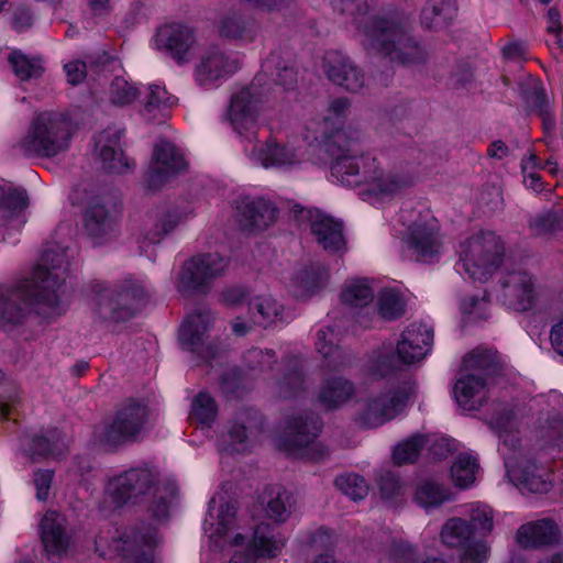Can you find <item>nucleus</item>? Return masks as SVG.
I'll use <instances>...</instances> for the list:
<instances>
[{
	"instance_id": "nucleus-1",
	"label": "nucleus",
	"mask_w": 563,
	"mask_h": 563,
	"mask_svg": "<svg viewBox=\"0 0 563 563\" xmlns=\"http://www.w3.org/2000/svg\"><path fill=\"white\" fill-rule=\"evenodd\" d=\"M68 264L67 249L49 244L30 278L0 286V327L8 329L22 324L33 306L47 319L62 316L65 307L59 291L67 277Z\"/></svg>"
},
{
	"instance_id": "nucleus-2",
	"label": "nucleus",
	"mask_w": 563,
	"mask_h": 563,
	"mask_svg": "<svg viewBox=\"0 0 563 563\" xmlns=\"http://www.w3.org/2000/svg\"><path fill=\"white\" fill-rule=\"evenodd\" d=\"M333 9L347 15L364 36L371 49L402 66L426 60V52L409 34L407 19L401 15L367 18L375 0H332Z\"/></svg>"
},
{
	"instance_id": "nucleus-3",
	"label": "nucleus",
	"mask_w": 563,
	"mask_h": 563,
	"mask_svg": "<svg viewBox=\"0 0 563 563\" xmlns=\"http://www.w3.org/2000/svg\"><path fill=\"white\" fill-rule=\"evenodd\" d=\"M261 80L262 75H257L250 87H244L232 96L228 111L230 124L246 141L244 152L254 164L265 168L292 166L300 162L295 151L278 144L275 139L265 142L257 140Z\"/></svg>"
},
{
	"instance_id": "nucleus-4",
	"label": "nucleus",
	"mask_w": 563,
	"mask_h": 563,
	"mask_svg": "<svg viewBox=\"0 0 563 563\" xmlns=\"http://www.w3.org/2000/svg\"><path fill=\"white\" fill-rule=\"evenodd\" d=\"M106 494L115 506H122L130 500H147L152 517L165 520L177 499L178 485L170 478L162 481L156 466L142 464L110 478Z\"/></svg>"
},
{
	"instance_id": "nucleus-5",
	"label": "nucleus",
	"mask_w": 563,
	"mask_h": 563,
	"mask_svg": "<svg viewBox=\"0 0 563 563\" xmlns=\"http://www.w3.org/2000/svg\"><path fill=\"white\" fill-rule=\"evenodd\" d=\"M490 424L498 431L503 445L506 475L521 492L545 494L552 488L549 471L536 463L529 452L519 445V439L511 432L514 413L507 411L494 416Z\"/></svg>"
},
{
	"instance_id": "nucleus-6",
	"label": "nucleus",
	"mask_w": 563,
	"mask_h": 563,
	"mask_svg": "<svg viewBox=\"0 0 563 563\" xmlns=\"http://www.w3.org/2000/svg\"><path fill=\"white\" fill-rule=\"evenodd\" d=\"M74 128L63 112L44 111L36 114L13 148L29 158H53L69 148Z\"/></svg>"
},
{
	"instance_id": "nucleus-7",
	"label": "nucleus",
	"mask_w": 563,
	"mask_h": 563,
	"mask_svg": "<svg viewBox=\"0 0 563 563\" xmlns=\"http://www.w3.org/2000/svg\"><path fill=\"white\" fill-rule=\"evenodd\" d=\"M314 140L332 158L331 175L344 186H352L360 178L357 168L369 155H363L358 148L360 130L353 126L323 130Z\"/></svg>"
},
{
	"instance_id": "nucleus-8",
	"label": "nucleus",
	"mask_w": 563,
	"mask_h": 563,
	"mask_svg": "<svg viewBox=\"0 0 563 563\" xmlns=\"http://www.w3.org/2000/svg\"><path fill=\"white\" fill-rule=\"evenodd\" d=\"M88 288L95 301V311L103 321L121 322L135 316L146 302L144 287L132 279H126L117 290H110L100 280H91Z\"/></svg>"
},
{
	"instance_id": "nucleus-9",
	"label": "nucleus",
	"mask_w": 563,
	"mask_h": 563,
	"mask_svg": "<svg viewBox=\"0 0 563 563\" xmlns=\"http://www.w3.org/2000/svg\"><path fill=\"white\" fill-rule=\"evenodd\" d=\"M504 256V243L496 233L486 231L468 238L460 246L461 269L471 279L486 282L500 266Z\"/></svg>"
},
{
	"instance_id": "nucleus-10",
	"label": "nucleus",
	"mask_w": 563,
	"mask_h": 563,
	"mask_svg": "<svg viewBox=\"0 0 563 563\" xmlns=\"http://www.w3.org/2000/svg\"><path fill=\"white\" fill-rule=\"evenodd\" d=\"M150 410L143 402L129 400L110 422L95 433L98 443L107 449H117L126 443L136 442L145 432Z\"/></svg>"
},
{
	"instance_id": "nucleus-11",
	"label": "nucleus",
	"mask_w": 563,
	"mask_h": 563,
	"mask_svg": "<svg viewBox=\"0 0 563 563\" xmlns=\"http://www.w3.org/2000/svg\"><path fill=\"white\" fill-rule=\"evenodd\" d=\"M358 179L351 187L362 186L361 195L366 198H394L415 184L411 174L400 170H385L373 156L365 158L357 168Z\"/></svg>"
},
{
	"instance_id": "nucleus-12",
	"label": "nucleus",
	"mask_w": 563,
	"mask_h": 563,
	"mask_svg": "<svg viewBox=\"0 0 563 563\" xmlns=\"http://www.w3.org/2000/svg\"><path fill=\"white\" fill-rule=\"evenodd\" d=\"M227 267V260L216 253L192 256L183 264L176 288L183 295L206 294L213 279L223 275Z\"/></svg>"
},
{
	"instance_id": "nucleus-13",
	"label": "nucleus",
	"mask_w": 563,
	"mask_h": 563,
	"mask_svg": "<svg viewBox=\"0 0 563 563\" xmlns=\"http://www.w3.org/2000/svg\"><path fill=\"white\" fill-rule=\"evenodd\" d=\"M415 391V384L404 380L396 387L369 398L360 415V422L366 428H377L393 420L404 410Z\"/></svg>"
},
{
	"instance_id": "nucleus-14",
	"label": "nucleus",
	"mask_w": 563,
	"mask_h": 563,
	"mask_svg": "<svg viewBox=\"0 0 563 563\" xmlns=\"http://www.w3.org/2000/svg\"><path fill=\"white\" fill-rule=\"evenodd\" d=\"M213 321V316L208 309L198 310L188 316L179 330L181 346L196 353L207 363L221 360L225 350L219 343L208 342V331Z\"/></svg>"
},
{
	"instance_id": "nucleus-15",
	"label": "nucleus",
	"mask_w": 563,
	"mask_h": 563,
	"mask_svg": "<svg viewBox=\"0 0 563 563\" xmlns=\"http://www.w3.org/2000/svg\"><path fill=\"white\" fill-rule=\"evenodd\" d=\"M322 428L320 418L311 412L305 411L292 416L286 427L284 444L286 449L294 453L311 459H321L324 454V448L314 442Z\"/></svg>"
},
{
	"instance_id": "nucleus-16",
	"label": "nucleus",
	"mask_w": 563,
	"mask_h": 563,
	"mask_svg": "<svg viewBox=\"0 0 563 563\" xmlns=\"http://www.w3.org/2000/svg\"><path fill=\"white\" fill-rule=\"evenodd\" d=\"M292 211L299 219L309 221L311 234L323 251L340 255L346 252L343 223L340 220L319 209H306L299 205H295Z\"/></svg>"
},
{
	"instance_id": "nucleus-17",
	"label": "nucleus",
	"mask_w": 563,
	"mask_h": 563,
	"mask_svg": "<svg viewBox=\"0 0 563 563\" xmlns=\"http://www.w3.org/2000/svg\"><path fill=\"white\" fill-rule=\"evenodd\" d=\"M240 68L239 57L217 45L203 49L195 65V81L200 87H212L227 79Z\"/></svg>"
},
{
	"instance_id": "nucleus-18",
	"label": "nucleus",
	"mask_w": 563,
	"mask_h": 563,
	"mask_svg": "<svg viewBox=\"0 0 563 563\" xmlns=\"http://www.w3.org/2000/svg\"><path fill=\"white\" fill-rule=\"evenodd\" d=\"M196 44V35L191 27L181 23H167L157 29L154 47L172 57L178 65L191 59V49Z\"/></svg>"
},
{
	"instance_id": "nucleus-19",
	"label": "nucleus",
	"mask_w": 563,
	"mask_h": 563,
	"mask_svg": "<svg viewBox=\"0 0 563 563\" xmlns=\"http://www.w3.org/2000/svg\"><path fill=\"white\" fill-rule=\"evenodd\" d=\"M187 162L183 153L170 142H158L153 151V161L146 174L150 189H159L170 178L186 170Z\"/></svg>"
},
{
	"instance_id": "nucleus-20",
	"label": "nucleus",
	"mask_w": 563,
	"mask_h": 563,
	"mask_svg": "<svg viewBox=\"0 0 563 563\" xmlns=\"http://www.w3.org/2000/svg\"><path fill=\"white\" fill-rule=\"evenodd\" d=\"M408 246L417 261L429 262L441 252L442 240L437 220L427 214L413 221L409 228Z\"/></svg>"
},
{
	"instance_id": "nucleus-21",
	"label": "nucleus",
	"mask_w": 563,
	"mask_h": 563,
	"mask_svg": "<svg viewBox=\"0 0 563 563\" xmlns=\"http://www.w3.org/2000/svg\"><path fill=\"white\" fill-rule=\"evenodd\" d=\"M41 538L48 560H62L70 545L67 519L56 511L46 512L41 521Z\"/></svg>"
},
{
	"instance_id": "nucleus-22",
	"label": "nucleus",
	"mask_w": 563,
	"mask_h": 563,
	"mask_svg": "<svg viewBox=\"0 0 563 563\" xmlns=\"http://www.w3.org/2000/svg\"><path fill=\"white\" fill-rule=\"evenodd\" d=\"M324 67L329 80L350 92H358L365 87L364 71L350 57L339 52L325 55Z\"/></svg>"
},
{
	"instance_id": "nucleus-23",
	"label": "nucleus",
	"mask_w": 563,
	"mask_h": 563,
	"mask_svg": "<svg viewBox=\"0 0 563 563\" xmlns=\"http://www.w3.org/2000/svg\"><path fill=\"white\" fill-rule=\"evenodd\" d=\"M433 342V331L427 324L412 323L401 334L396 355L402 365H411L426 357Z\"/></svg>"
},
{
	"instance_id": "nucleus-24",
	"label": "nucleus",
	"mask_w": 563,
	"mask_h": 563,
	"mask_svg": "<svg viewBox=\"0 0 563 563\" xmlns=\"http://www.w3.org/2000/svg\"><path fill=\"white\" fill-rule=\"evenodd\" d=\"M263 419L254 409H243L236 412L228 428L225 450L231 453L244 452L251 439L261 432Z\"/></svg>"
},
{
	"instance_id": "nucleus-25",
	"label": "nucleus",
	"mask_w": 563,
	"mask_h": 563,
	"mask_svg": "<svg viewBox=\"0 0 563 563\" xmlns=\"http://www.w3.org/2000/svg\"><path fill=\"white\" fill-rule=\"evenodd\" d=\"M157 531L150 527L133 529L122 538V555L125 563H154L153 549L158 544Z\"/></svg>"
},
{
	"instance_id": "nucleus-26",
	"label": "nucleus",
	"mask_w": 563,
	"mask_h": 563,
	"mask_svg": "<svg viewBox=\"0 0 563 563\" xmlns=\"http://www.w3.org/2000/svg\"><path fill=\"white\" fill-rule=\"evenodd\" d=\"M188 219V212L177 206H163L147 214L145 239L151 243H159Z\"/></svg>"
},
{
	"instance_id": "nucleus-27",
	"label": "nucleus",
	"mask_w": 563,
	"mask_h": 563,
	"mask_svg": "<svg viewBox=\"0 0 563 563\" xmlns=\"http://www.w3.org/2000/svg\"><path fill=\"white\" fill-rule=\"evenodd\" d=\"M23 453L32 460L40 457H59L67 450L65 434L58 429H48L40 434H24L20 438Z\"/></svg>"
},
{
	"instance_id": "nucleus-28",
	"label": "nucleus",
	"mask_w": 563,
	"mask_h": 563,
	"mask_svg": "<svg viewBox=\"0 0 563 563\" xmlns=\"http://www.w3.org/2000/svg\"><path fill=\"white\" fill-rule=\"evenodd\" d=\"M121 131L109 128L102 131L96 141V150L102 168L109 173H123L130 168L128 158L120 147Z\"/></svg>"
},
{
	"instance_id": "nucleus-29",
	"label": "nucleus",
	"mask_w": 563,
	"mask_h": 563,
	"mask_svg": "<svg viewBox=\"0 0 563 563\" xmlns=\"http://www.w3.org/2000/svg\"><path fill=\"white\" fill-rule=\"evenodd\" d=\"M258 33V23L236 11L224 14L219 22V34L227 40L247 44L254 42Z\"/></svg>"
},
{
	"instance_id": "nucleus-30",
	"label": "nucleus",
	"mask_w": 563,
	"mask_h": 563,
	"mask_svg": "<svg viewBox=\"0 0 563 563\" xmlns=\"http://www.w3.org/2000/svg\"><path fill=\"white\" fill-rule=\"evenodd\" d=\"M506 296L515 299L518 310L526 311L533 307L538 291L533 277L526 272H512L503 282Z\"/></svg>"
},
{
	"instance_id": "nucleus-31",
	"label": "nucleus",
	"mask_w": 563,
	"mask_h": 563,
	"mask_svg": "<svg viewBox=\"0 0 563 563\" xmlns=\"http://www.w3.org/2000/svg\"><path fill=\"white\" fill-rule=\"evenodd\" d=\"M486 380L475 373L463 375L454 386L456 402L464 410H477L485 400Z\"/></svg>"
},
{
	"instance_id": "nucleus-32",
	"label": "nucleus",
	"mask_w": 563,
	"mask_h": 563,
	"mask_svg": "<svg viewBox=\"0 0 563 563\" xmlns=\"http://www.w3.org/2000/svg\"><path fill=\"white\" fill-rule=\"evenodd\" d=\"M355 395V385L343 376H332L320 386L318 400L328 410H334L346 404Z\"/></svg>"
},
{
	"instance_id": "nucleus-33",
	"label": "nucleus",
	"mask_w": 563,
	"mask_h": 563,
	"mask_svg": "<svg viewBox=\"0 0 563 563\" xmlns=\"http://www.w3.org/2000/svg\"><path fill=\"white\" fill-rule=\"evenodd\" d=\"M559 528L551 519L522 525L517 531V542L523 548H540L556 541Z\"/></svg>"
},
{
	"instance_id": "nucleus-34",
	"label": "nucleus",
	"mask_w": 563,
	"mask_h": 563,
	"mask_svg": "<svg viewBox=\"0 0 563 563\" xmlns=\"http://www.w3.org/2000/svg\"><path fill=\"white\" fill-rule=\"evenodd\" d=\"M239 210L240 222L245 229H265L275 221L277 216L274 203L265 199L243 201Z\"/></svg>"
},
{
	"instance_id": "nucleus-35",
	"label": "nucleus",
	"mask_w": 563,
	"mask_h": 563,
	"mask_svg": "<svg viewBox=\"0 0 563 563\" xmlns=\"http://www.w3.org/2000/svg\"><path fill=\"white\" fill-rule=\"evenodd\" d=\"M454 0H428L420 13L421 26L426 30L445 29L456 15Z\"/></svg>"
},
{
	"instance_id": "nucleus-36",
	"label": "nucleus",
	"mask_w": 563,
	"mask_h": 563,
	"mask_svg": "<svg viewBox=\"0 0 563 563\" xmlns=\"http://www.w3.org/2000/svg\"><path fill=\"white\" fill-rule=\"evenodd\" d=\"M284 547V542L277 537L275 529L268 523L255 527L247 552L254 559L275 558Z\"/></svg>"
},
{
	"instance_id": "nucleus-37",
	"label": "nucleus",
	"mask_w": 563,
	"mask_h": 563,
	"mask_svg": "<svg viewBox=\"0 0 563 563\" xmlns=\"http://www.w3.org/2000/svg\"><path fill=\"white\" fill-rule=\"evenodd\" d=\"M26 206L27 195L24 189L0 180V225L10 223Z\"/></svg>"
},
{
	"instance_id": "nucleus-38",
	"label": "nucleus",
	"mask_w": 563,
	"mask_h": 563,
	"mask_svg": "<svg viewBox=\"0 0 563 563\" xmlns=\"http://www.w3.org/2000/svg\"><path fill=\"white\" fill-rule=\"evenodd\" d=\"M253 324L268 328L283 321L284 307L269 296H256L249 302Z\"/></svg>"
},
{
	"instance_id": "nucleus-39",
	"label": "nucleus",
	"mask_w": 563,
	"mask_h": 563,
	"mask_svg": "<svg viewBox=\"0 0 563 563\" xmlns=\"http://www.w3.org/2000/svg\"><path fill=\"white\" fill-rule=\"evenodd\" d=\"M263 74L285 88L292 87L297 81V71L290 57H284L279 52H272L262 64Z\"/></svg>"
},
{
	"instance_id": "nucleus-40",
	"label": "nucleus",
	"mask_w": 563,
	"mask_h": 563,
	"mask_svg": "<svg viewBox=\"0 0 563 563\" xmlns=\"http://www.w3.org/2000/svg\"><path fill=\"white\" fill-rule=\"evenodd\" d=\"M401 365L393 347L382 346L369 355L365 365V373L373 379H380L391 375Z\"/></svg>"
},
{
	"instance_id": "nucleus-41",
	"label": "nucleus",
	"mask_w": 563,
	"mask_h": 563,
	"mask_svg": "<svg viewBox=\"0 0 563 563\" xmlns=\"http://www.w3.org/2000/svg\"><path fill=\"white\" fill-rule=\"evenodd\" d=\"M317 351L324 357L329 369H340L349 364L338 345V336L333 329H321L317 332Z\"/></svg>"
},
{
	"instance_id": "nucleus-42",
	"label": "nucleus",
	"mask_w": 563,
	"mask_h": 563,
	"mask_svg": "<svg viewBox=\"0 0 563 563\" xmlns=\"http://www.w3.org/2000/svg\"><path fill=\"white\" fill-rule=\"evenodd\" d=\"M85 228L92 238H102L113 230L114 220L107 208L92 200L85 212Z\"/></svg>"
},
{
	"instance_id": "nucleus-43",
	"label": "nucleus",
	"mask_w": 563,
	"mask_h": 563,
	"mask_svg": "<svg viewBox=\"0 0 563 563\" xmlns=\"http://www.w3.org/2000/svg\"><path fill=\"white\" fill-rule=\"evenodd\" d=\"M413 498L419 506L428 510L450 500L451 494L437 481L423 478L417 483Z\"/></svg>"
},
{
	"instance_id": "nucleus-44",
	"label": "nucleus",
	"mask_w": 563,
	"mask_h": 563,
	"mask_svg": "<svg viewBox=\"0 0 563 563\" xmlns=\"http://www.w3.org/2000/svg\"><path fill=\"white\" fill-rule=\"evenodd\" d=\"M374 299V287L367 278L349 280L341 291V301L351 308H362Z\"/></svg>"
},
{
	"instance_id": "nucleus-45",
	"label": "nucleus",
	"mask_w": 563,
	"mask_h": 563,
	"mask_svg": "<svg viewBox=\"0 0 563 563\" xmlns=\"http://www.w3.org/2000/svg\"><path fill=\"white\" fill-rule=\"evenodd\" d=\"M473 529L461 518L449 519L442 530V542L450 548H463L472 543Z\"/></svg>"
},
{
	"instance_id": "nucleus-46",
	"label": "nucleus",
	"mask_w": 563,
	"mask_h": 563,
	"mask_svg": "<svg viewBox=\"0 0 563 563\" xmlns=\"http://www.w3.org/2000/svg\"><path fill=\"white\" fill-rule=\"evenodd\" d=\"M291 495L280 487H272L266 490L265 504L266 514L269 518L283 522L290 515Z\"/></svg>"
},
{
	"instance_id": "nucleus-47",
	"label": "nucleus",
	"mask_w": 563,
	"mask_h": 563,
	"mask_svg": "<svg viewBox=\"0 0 563 563\" xmlns=\"http://www.w3.org/2000/svg\"><path fill=\"white\" fill-rule=\"evenodd\" d=\"M519 92L528 110L536 112L550 104L543 84L534 77H527L519 84Z\"/></svg>"
},
{
	"instance_id": "nucleus-48",
	"label": "nucleus",
	"mask_w": 563,
	"mask_h": 563,
	"mask_svg": "<svg viewBox=\"0 0 563 563\" xmlns=\"http://www.w3.org/2000/svg\"><path fill=\"white\" fill-rule=\"evenodd\" d=\"M478 468L479 464L475 456L462 453L455 459L451 467V476L456 486L465 488L475 482Z\"/></svg>"
},
{
	"instance_id": "nucleus-49",
	"label": "nucleus",
	"mask_w": 563,
	"mask_h": 563,
	"mask_svg": "<svg viewBox=\"0 0 563 563\" xmlns=\"http://www.w3.org/2000/svg\"><path fill=\"white\" fill-rule=\"evenodd\" d=\"M377 309L382 319L391 321L404 316L406 305L398 290L386 288L378 294Z\"/></svg>"
},
{
	"instance_id": "nucleus-50",
	"label": "nucleus",
	"mask_w": 563,
	"mask_h": 563,
	"mask_svg": "<svg viewBox=\"0 0 563 563\" xmlns=\"http://www.w3.org/2000/svg\"><path fill=\"white\" fill-rule=\"evenodd\" d=\"M9 62L20 80L37 79L44 73V66L40 58H30L16 51L10 54Z\"/></svg>"
},
{
	"instance_id": "nucleus-51",
	"label": "nucleus",
	"mask_w": 563,
	"mask_h": 563,
	"mask_svg": "<svg viewBox=\"0 0 563 563\" xmlns=\"http://www.w3.org/2000/svg\"><path fill=\"white\" fill-rule=\"evenodd\" d=\"M109 62V56L104 53L97 55H87L85 60H71L65 64L64 69L66 73L67 81L76 86L80 84L87 75L88 67L103 66Z\"/></svg>"
},
{
	"instance_id": "nucleus-52",
	"label": "nucleus",
	"mask_w": 563,
	"mask_h": 563,
	"mask_svg": "<svg viewBox=\"0 0 563 563\" xmlns=\"http://www.w3.org/2000/svg\"><path fill=\"white\" fill-rule=\"evenodd\" d=\"M329 274L324 266L312 263L297 274L296 283L302 291L314 292L325 286Z\"/></svg>"
},
{
	"instance_id": "nucleus-53",
	"label": "nucleus",
	"mask_w": 563,
	"mask_h": 563,
	"mask_svg": "<svg viewBox=\"0 0 563 563\" xmlns=\"http://www.w3.org/2000/svg\"><path fill=\"white\" fill-rule=\"evenodd\" d=\"M428 440L422 434H415L407 440L398 443L393 452V460L397 465H404L415 462L421 450L426 446Z\"/></svg>"
},
{
	"instance_id": "nucleus-54",
	"label": "nucleus",
	"mask_w": 563,
	"mask_h": 563,
	"mask_svg": "<svg viewBox=\"0 0 563 563\" xmlns=\"http://www.w3.org/2000/svg\"><path fill=\"white\" fill-rule=\"evenodd\" d=\"M174 103L173 97L167 92L165 87L159 85H151L148 87V95L145 99L142 114L152 120L156 117V111L165 110Z\"/></svg>"
},
{
	"instance_id": "nucleus-55",
	"label": "nucleus",
	"mask_w": 563,
	"mask_h": 563,
	"mask_svg": "<svg viewBox=\"0 0 563 563\" xmlns=\"http://www.w3.org/2000/svg\"><path fill=\"white\" fill-rule=\"evenodd\" d=\"M218 406L207 393H199L191 402L190 418L201 424L210 426L217 418Z\"/></svg>"
},
{
	"instance_id": "nucleus-56",
	"label": "nucleus",
	"mask_w": 563,
	"mask_h": 563,
	"mask_svg": "<svg viewBox=\"0 0 563 563\" xmlns=\"http://www.w3.org/2000/svg\"><path fill=\"white\" fill-rule=\"evenodd\" d=\"M464 366L485 375L494 374L498 369L497 354L490 350L476 349L464 358Z\"/></svg>"
},
{
	"instance_id": "nucleus-57",
	"label": "nucleus",
	"mask_w": 563,
	"mask_h": 563,
	"mask_svg": "<svg viewBox=\"0 0 563 563\" xmlns=\"http://www.w3.org/2000/svg\"><path fill=\"white\" fill-rule=\"evenodd\" d=\"M334 484L342 494L354 501L365 498L368 493V486L365 479L357 474L339 475Z\"/></svg>"
},
{
	"instance_id": "nucleus-58",
	"label": "nucleus",
	"mask_w": 563,
	"mask_h": 563,
	"mask_svg": "<svg viewBox=\"0 0 563 563\" xmlns=\"http://www.w3.org/2000/svg\"><path fill=\"white\" fill-rule=\"evenodd\" d=\"M351 102L347 98L341 97L330 101L327 112L323 117V130H334L344 128L343 124L347 118Z\"/></svg>"
},
{
	"instance_id": "nucleus-59",
	"label": "nucleus",
	"mask_w": 563,
	"mask_h": 563,
	"mask_svg": "<svg viewBox=\"0 0 563 563\" xmlns=\"http://www.w3.org/2000/svg\"><path fill=\"white\" fill-rule=\"evenodd\" d=\"M139 96L137 89L123 77H115L109 89V100L114 106H128Z\"/></svg>"
},
{
	"instance_id": "nucleus-60",
	"label": "nucleus",
	"mask_w": 563,
	"mask_h": 563,
	"mask_svg": "<svg viewBox=\"0 0 563 563\" xmlns=\"http://www.w3.org/2000/svg\"><path fill=\"white\" fill-rule=\"evenodd\" d=\"M563 221V214L560 216L553 211H547L531 218L529 221V229L534 235L552 234L560 230V224Z\"/></svg>"
},
{
	"instance_id": "nucleus-61",
	"label": "nucleus",
	"mask_w": 563,
	"mask_h": 563,
	"mask_svg": "<svg viewBox=\"0 0 563 563\" xmlns=\"http://www.w3.org/2000/svg\"><path fill=\"white\" fill-rule=\"evenodd\" d=\"M276 356L273 350L253 347L243 356L244 366L251 372H264L275 363Z\"/></svg>"
},
{
	"instance_id": "nucleus-62",
	"label": "nucleus",
	"mask_w": 563,
	"mask_h": 563,
	"mask_svg": "<svg viewBox=\"0 0 563 563\" xmlns=\"http://www.w3.org/2000/svg\"><path fill=\"white\" fill-rule=\"evenodd\" d=\"M236 511L238 503L235 500H227L221 504L217 514V522H210V527H214L212 533L223 536L233 528L236 520Z\"/></svg>"
},
{
	"instance_id": "nucleus-63",
	"label": "nucleus",
	"mask_w": 563,
	"mask_h": 563,
	"mask_svg": "<svg viewBox=\"0 0 563 563\" xmlns=\"http://www.w3.org/2000/svg\"><path fill=\"white\" fill-rule=\"evenodd\" d=\"M461 311L465 322H477L488 318V302L483 297H470L461 302Z\"/></svg>"
},
{
	"instance_id": "nucleus-64",
	"label": "nucleus",
	"mask_w": 563,
	"mask_h": 563,
	"mask_svg": "<svg viewBox=\"0 0 563 563\" xmlns=\"http://www.w3.org/2000/svg\"><path fill=\"white\" fill-rule=\"evenodd\" d=\"M542 437L555 444L563 443V419L559 412H549L541 428Z\"/></svg>"
}]
</instances>
